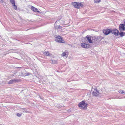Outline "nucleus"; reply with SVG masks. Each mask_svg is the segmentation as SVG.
Here are the masks:
<instances>
[{"mask_svg": "<svg viewBox=\"0 0 125 125\" xmlns=\"http://www.w3.org/2000/svg\"><path fill=\"white\" fill-rule=\"evenodd\" d=\"M123 97H124V98H125V96Z\"/></svg>", "mask_w": 125, "mask_h": 125, "instance_id": "obj_27", "label": "nucleus"}, {"mask_svg": "<svg viewBox=\"0 0 125 125\" xmlns=\"http://www.w3.org/2000/svg\"><path fill=\"white\" fill-rule=\"evenodd\" d=\"M61 27V26L59 25H57L55 26V28L56 29H58L60 28Z\"/></svg>", "mask_w": 125, "mask_h": 125, "instance_id": "obj_19", "label": "nucleus"}, {"mask_svg": "<svg viewBox=\"0 0 125 125\" xmlns=\"http://www.w3.org/2000/svg\"><path fill=\"white\" fill-rule=\"evenodd\" d=\"M26 75H30V73H26Z\"/></svg>", "mask_w": 125, "mask_h": 125, "instance_id": "obj_23", "label": "nucleus"}, {"mask_svg": "<svg viewBox=\"0 0 125 125\" xmlns=\"http://www.w3.org/2000/svg\"><path fill=\"white\" fill-rule=\"evenodd\" d=\"M10 2L12 5L15 3L14 0H10Z\"/></svg>", "mask_w": 125, "mask_h": 125, "instance_id": "obj_18", "label": "nucleus"}, {"mask_svg": "<svg viewBox=\"0 0 125 125\" xmlns=\"http://www.w3.org/2000/svg\"><path fill=\"white\" fill-rule=\"evenodd\" d=\"M85 39L87 41H88L89 43H91L92 42L91 37H90L89 35H88L86 36Z\"/></svg>", "mask_w": 125, "mask_h": 125, "instance_id": "obj_9", "label": "nucleus"}, {"mask_svg": "<svg viewBox=\"0 0 125 125\" xmlns=\"http://www.w3.org/2000/svg\"><path fill=\"white\" fill-rule=\"evenodd\" d=\"M111 29L106 28L103 30V32L105 35H107L111 33Z\"/></svg>", "mask_w": 125, "mask_h": 125, "instance_id": "obj_4", "label": "nucleus"}, {"mask_svg": "<svg viewBox=\"0 0 125 125\" xmlns=\"http://www.w3.org/2000/svg\"><path fill=\"white\" fill-rule=\"evenodd\" d=\"M4 1V0H0V2L1 3H3Z\"/></svg>", "mask_w": 125, "mask_h": 125, "instance_id": "obj_24", "label": "nucleus"}, {"mask_svg": "<svg viewBox=\"0 0 125 125\" xmlns=\"http://www.w3.org/2000/svg\"><path fill=\"white\" fill-rule=\"evenodd\" d=\"M102 39V38L101 37H99V38L97 37V38H96L94 36V42H94V44H97V42H99Z\"/></svg>", "mask_w": 125, "mask_h": 125, "instance_id": "obj_7", "label": "nucleus"}, {"mask_svg": "<svg viewBox=\"0 0 125 125\" xmlns=\"http://www.w3.org/2000/svg\"><path fill=\"white\" fill-rule=\"evenodd\" d=\"M21 114L19 113H17V116L18 117L21 116Z\"/></svg>", "mask_w": 125, "mask_h": 125, "instance_id": "obj_22", "label": "nucleus"}, {"mask_svg": "<svg viewBox=\"0 0 125 125\" xmlns=\"http://www.w3.org/2000/svg\"><path fill=\"white\" fill-rule=\"evenodd\" d=\"M124 23H123V24H124V25H125V21H124Z\"/></svg>", "mask_w": 125, "mask_h": 125, "instance_id": "obj_26", "label": "nucleus"}, {"mask_svg": "<svg viewBox=\"0 0 125 125\" xmlns=\"http://www.w3.org/2000/svg\"><path fill=\"white\" fill-rule=\"evenodd\" d=\"M67 53L66 51H65L64 52H63L62 54V56H64L66 55V53Z\"/></svg>", "mask_w": 125, "mask_h": 125, "instance_id": "obj_16", "label": "nucleus"}, {"mask_svg": "<svg viewBox=\"0 0 125 125\" xmlns=\"http://www.w3.org/2000/svg\"><path fill=\"white\" fill-rule=\"evenodd\" d=\"M52 63L53 64H56L57 63V61L54 60H52Z\"/></svg>", "mask_w": 125, "mask_h": 125, "instance_id": "obj_21", "label": "nucleus"}, {"mask_svg": "<svg viewBox=\"0 0 125 125\" xmlns=\"http://www.w3.org/2000/svg\"><path fill=\"white\" fill-rule=\"evenodd\" d=\"M55 41L57 42L63 43H65V42L63 39L61 37L59 36L55 37Z\"/></svg>", "mask_w": 125, "mask_h": 125, "instance_id": "obj_5", "label": "nucleus"}, {"mask_svg": "<svg viewBox=\"0 0 125 125\" xmlns=\"http://www.w3.org/2000/svg\"><path fill=\"white\" fill-rule=\"evenodd\" d=\"M31 9L35 12H39L38 10V9L37 8H36L33 6H32L31 7Z\"/></svg>", "mask_w": 125, "mask_h": 125, "instance_id": "obj_13", "label": "nucleus"}, {"mask_svg": "<svg viewBox=\"0 0 125 125\" xmlns=\"http://www.w3.org/2000/svg\"><path fill=\"white\" fill-rule=\"evenodd\" d=\"M92 93H94V92L93 91V92H92Z\"/></svg>", "mask_w": 125, "mask_h": 125, "instance_id": "obj_28", "label": "nucleus"}, {"mask_svg": "<svg viewBox=\"0 0 125 125\" xmlns=\"http://www.w3.org/2000/svg\"><path fill=\"white\" fill-rule=\"evenodd\" d=\"M118 92L121 94H125L124 91L123 90L120 89L118 91Z\"/></svg>", "mask_w": 125, "mask_h": 125, "instance_id": "obj_15", "label": "nucleus"}, {"mask_svg": "<svg viewBox=\"0 0 125 125\" xmlns=\"http://www.w3.org/2000/svg\"><path fill=\"white\" fill-rule=\"evenodd\" d=\"M123 24H120L119 26V29L120 31H125V25Z\"/></svg>", "mask_w": 125, "mask_h": 125, "instance_id": "obj_6", "label": "nucleus"}, {"mask_svg": "<svg viewBox=\"0 0 125 125\" xmlns=\"http://www.w3.org/2000/svg\"><path fill=\"white\" fill-rule=\"evenodd\" d=\"M18 80L16 79H12L10 80L8 82V84H11L14 82H15L17 81H18Z\"/></svg>", "mask_w": 125, "mask_h": 125, "instance_id": "obj_12", "label": "nucleus"}, {"mask_svg": "<svg viewBox=\"0 0 125 125\" xmlns=\"http://www.w3.org/2000/svg\"><path fill=\"white\" fill-rule=\"evenodd\" d=\"M125 35V32H124L123 31H120L119 32V33H118V35H119L120 37H122L124 36Z\"/></svg>", "mask_w": 125, "mask_h": 125, "instance_id": "obj_11", "label": "nucleus"}, {"mask_svg": "<svg viewBox=\"0 0 125 125\" xmlns=\"http://www.w3.org/2000/svg\"><path fill=\"white\" fill-rule=\"evenodd\" d=\"M13 6V8L15 10H17V7L15 5V3L14 4L12 5Z\"/></svg>", "mask_w": 125, "mask_h": 125, "instance_id": "obj_17", "label": "nucleus"}, {"mask_svg": "<svg viewBox=\"0 0 125 125\" xmlns=\"http://www.w3.org/2000/svg\"><path fill=\"white\" fill-rule=\"evenodd\" d=\"M72 5L75 8L79 9L80 7L83 6V4L78 2H73L72 3Z\"/></svg>", "mask_w": 125, "mask_h": 125, "instance_id": "obj_2", "label": "nucleus"}, {"mask_svg": "<svg viewBox=\"0 0 125 125\" xmlns=\"http://www.w3.org/2000/svg\"><path fill=\"white\" fill-rule=\"evenodd\" d=\"M101 0H94V2L99 3L101 2Z\"/></svg>", "mask_w": 125, "mask_h": 125, "instance_id": "obj_20", "label": "nucleus"}, {"mask_svg": "<svg viewBox=\"0 0 125 125\" xmlns=\"http://www.w3.org/2000/svg\"><path fill=\"white\" fill-rule=\"evenodd\" d=\"M111 33L115 35V36H118L119 30L116 28L113 29H111Z\"/></svg>", "mask_w": 125, "mask_h": 125, "instance_id": "obj_3", "label": "nucleus"}, {"mask_svg": "<svg viewBox=\"0 0 125 125\" xmlns=\"http://www.w3.org/2000/svg\"><path fill=\"white\" fill-rule=\"evenodd\" d=\"M81 47L85 48H89V45L85 43H82L81 44Z\"/></svg>", "mask_w": 125, "mask_h": 125, "instance_id": "obj_8", "label": "nucleus"}, {"mask_svg": "<svg viewBox=\"0 0 125 125\" xmlns=\"http://www.w3.org/2000/svg\"><path fill=\"white\" fill-rule=\"evenodd\" d=\"M44 55H45L47 56H48L49 55L50 53L49 52L46 51L45 52L43 53Z\"/></svg>", "mask_w": 125, "mask_h": 125, "instance_id": "obj_14", "label": "nucleus"}, {"mask_svg": "<svg viewBox=\"0 0 125 125\" xmlns=\"http://www.w3.org/2000/svg\"><path fill=\"white\" fill-rule=\"evenodd\" d=\"M78 106L79 107L81 108V109H85L87 108V104L86 103H85L84 101H83L79 104Z\"/></svg>", "mask_w": 125, "mask_h": 125, "instance_id": "obj_1", "label": "nucleus"}, {"mask_svg": "<svg viewBox=\"0 0 125 125\" xmlns=\"http://www.w3.org/2000/svg\"><path fill=\"white\" fill-rule=\"evenodd\" d=\"M119 99H122L124 98V97H121L119 98Z\"/></svg>", "mask_w": 125, "mask_h": 125, "instance_id": "obj_25", "label": "nucleus"}, {"mask_svg": "<svg viewBox=\"0 0 125 125\" xmlns=\"http://www.w3.org/2000/svg\"><path fill=\"white\" fill-rule=\"evenodd\" d=\"M99 93L98 90L96 88H94V96H97L99 94Z\"/></svg>", "mask_w": 125, "mask_h": 125, "instance_id": "obj_10", "label": "nucleus"}]
</instances>
